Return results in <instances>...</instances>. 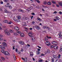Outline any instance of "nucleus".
<instances>
[{
  "label": "nucleus",
  "mask_w": 62,
  "mask_h": 62,
  "mask_svg": "<svg viewBox=\"0 0 62 62\" xmlns=\"http://www.w3.org/2000/svg\"><path fill=\"white\" fill-rule=\"evenodd\" d=\"M3 22L5 23H7L8 24H11L12 23V22L11 21H9L10 22H8V20H4L3 21Z\"/></svg>",
  "instance_id": "nucleus-1"
},
{
  "label": "nucleus",
  "mask_w": 62,
  "mask_h": 62,
  "mask_svg": "<svg viewBox=\"0 0 62 62\" xmlns=\"http://www.w3.org/2000/svg\"><path fill=\"white\" fill-rule=\"evenodd\" d=\"M52 43L53 45H57L58 44V43L57 42H55L54 41L52 42Z\"/></svg>",
  "instance_id": "nucleus-2"
},
{
  "label": "nucleus",
  "mask_w": 62,
  "mask_h": 62,
  "mask_svg": "<svg viewBox=\"0 0 62 62\" xmlns=\"http://www.w3.org/2000/svg\"><path fill=\"white\" fill-rule=\"evenodd\" d=\"M15 30H16V31H18V30H19L20 29L17 26H16L14 28Z\"/></svg>",
  "instance_id": "nucleus-3"
},
{
  "label": "nucleus",
  "mask_w": 62,
  "mask_h": 62,
  "mask_svg": "<svg viewBox=\"0 0 62 62\" xmlns=\"http://www.w3.org/2000/svg\"><path fill=\"white\" fill-rule=\"evenodd\" d=\"M46 44L47 45V46H49L50 45H51V44H50V42L49 41H47L46 42Z\"/></svg>",
  "instance_id": "nucleus-4"
},
{
  "label": "nucleus",
  "mask_w": 62,
  "mask_h": 62,
  "mask_svg": "<svg viewBox=\"0 0 62 62\" xmlns=\"http://www.w3.org/2000/svg\"><path fill=\"white\" fill-rule=\"evenodd\" d=\"M2 45L3 46H6L7 45V44L6 42H3L2 43Z\"/></svg>",
  "instance_id": "nucleus-5"
},
{
  "label": "nucleus",
  "mask_w": 62,
  "mask_h": 62,
  "mask_svg": "<svg viewBox=\"0 0 62 62\" xmlns=\"http://www.w3.org/2000/svg\"><path fill=\"white\" fill-rule=\"evenodd\" d=\"M19 44H21V45H23V44H24L23 42L22 41H19Z\"/></svg>",
  "instance_id": "nucleus-6"
},
{
  "label": "nucleus",
  "mask_w": 62,
  "mask_h": 62,
  "mask_svg": "<svg viewBox=\"0 0 62 62\" xmlns=\"http://www.w3.org/2000/svg\"><path fill=\"white\" fill-rule=\"evenodd\" d=\"M4 54H9V53L7 51H5L4 52Z\"/></svg>",
  "instance_id": "nucleus-7"
},
{
  "label": "nucleus",
  "mask_w": 62,
  "mask_h": 62,
  "mask_svg": "<svg viewBox=\"0 0 62 62\" xmlns=\"http://www.w3.org/2000/svg\"><path fill=\"white\" fill-rule=\"evenodd\" d=\"M47 4L48 5H52V3H51V2L50 1H49L47 3Z\"/></svg>",
  "instance_id": "nucleus-8"
},
{
  "label": "nucleus",
  "mask_w": 62,
  "mask_h": 62,
  "mask_svg": "<svg viewBox=\"0 0 62 62\" xmlns=\"http://www.w3.org/2000/svg\"><path fill=\"white\" fill-rule=\"evenodd\" d=\"M31 37V39H32V40L33 41H35V37H33V38H32V37Z\"/></svg>",
  "instance_id": "nucleus-9"
},
{
  "label": "nucleus",
  "mask_w": 62,
  "mask_h": 62,
  "mask_svg": "<svg viewBox=\"0 0 62 62\" xmlns=\"http://www.w3.org/2000/svg\"><path fill=\"white\" fill-rule=\"evenodd\" d=\"M37 29H40V28L39 27V26H36L35 27Z\"/></svg>",
  "instance_id": "nucleus-10"
},
{
  "label": "nucleus",
  "mask_w": 62,
  "mask_h": 62,
  "mask_svg": "<svg viewBox=\"0 0 62 62\" xmlns=\"http://www.w3.org/2000/svg\"><path fill=\"white\" fill-rule=\"evenodd\" d=\"M18 10L19 11H21V12H24V11H23V10L21 9H19Z\"/></svg>",
  "instance_id": "nucleus-11"
},
{
  "label": "nucleus",
  "mask_w": 62,
  "mask_h": 62,
  "mask_svg": "<svg viewBox=\"0 0 62 62\" xmlns=\"http://www.w3.org/2000/svg\"><path fill=\"white\" fill-rule=\"evenodd\" d=\"M20 36H21V37H24V34H23V33H21L20 34Z\"/></svg>",
  "instance_id": "nucleus-12"
},
{
  "label": "nucleus",
  "mask_w": 62,
  "mask_h": 62,
  "mask_svg": "<svg viewBox=\"0 0 62 62\" xmlns=\"http://www.w3.org/2000/svg\"><path fill=\"white\" fill-rule=\"evenodd\" d=\"M4 32L5 33H6V34H7V32H8V30H7L6 29H5L4 30Z\"/></svg>",
  "instance_id": "nucleus-13"
},
{
  "label": "nucleus",
  "mask_w": 62,
  "mask_h": 62,
  "mask_svg": "<svg viewBox=\"0 0 62 62\" xmlns=\"http://www.w3.org/2000/svg\"><path fill=\"white\" fill-rule=\"evenodd\" d=\"M15 22H16L17 23H18V22H20V20L19 19H16L15 20Z\"/></svg>",
  "instance_id": "nucleus-14"
},
{
  "label": "nucleus",
  "mask_w": 62,
  "mask_h": 62,
  "mask_svg": "<svg viewBox=\"0 0 62 62\" xmlns=\"http://www.w3.org/2000/svg\"><path fill=\"white\" fill-rule=\"evenodd\" d=\"M54 49H57V48H58L57 46H54Z\"/></svg>",
  "instance_id": "nucleus-15"
},
{
  "label": "nucleus",
  "mask_w": 62,
  "mask_h": 62,
  "mask_svg": "<svg viewBox=\"0 0 62 62\" xmlns=\"http://www.w3.org/2000/svg\"><path fill=\"white\" fill-rule=\"evenodd\" d=\"M46 52L48 53V54H50V50L49 49H48L46 50Z\"/></svg>",
  "instance_id": "nucleus-16"
},
{
  "label": "nucleus",
  "mask_w": 62,
  "mask_h": 62,
  "mask_svg": "<svg viewBox=\"0 0 62 62\" xmlns=\"http://www.w3.org/2000/svg\"><path fill=\"white\" fill-rule=\"evenodd\" d=\"M14 56V60L15 61L16 60V56H15V54H14L13 55Z\"/></svg>",
  "instance_id": "nucleus-17"
},
{
  "label": "nucleus",
  "mask_w": 62,
  "mask_h": 62,
  "mask_svg": "<svg viewBox=\"0 0 62 62\" xmlns=\"http://www.w3.org/2000/svg\"><path fill=\"white\" fill-rule=\"evenodd\" d=\"M51 2L53 4H56V2H55V1L54 0H52L51 1Z\"/></svg>",
  "instance_id": "nucleus-18"
},
{
  "label": "nucleus",
  "mask_w": 62,
  "mask_h": 62,
  "mask_svg": "<svg viewBox=\"0 0 62 62\" xmlns=\"http://www.w3.org/2000/svg\"><path fill=\"white\" fill-rule=\"evenodd\" d=\"M8 7L10 9H11L12 8V7L10 5H9V6H8Z\"/></svg>",
  "instance_id": "nucleus-19"
},
{
  "label": "nucleus",
  "mask_w": 62,
  "mask_h": 62,
  "mask_svg": "<svg viewBox=\"0 0 62 62\" xmlns=\"http://www.w3.org/2000/svg\"><path fill=\"white\" fill-rule=\"evenodd\" d=\"M5 12L6 13H9V12L7 10V9H5Z\"/></svg>",
  "instance_id": "nucleus-20"
},
{
  "label": "nucleus",
  "mask_w": 62,
  "mask_h": 62,
  "mask_svg": "<svg viewBox=\"0 0 62 62\" xmlns=\"http://www.w3.org/2000/svg\"><path fill=\"white\" fill-rule=\"evenodd\" d=\"M59 5L62 7V2H59Z\"/></svg>",
  "instance_id": "nucleus-21"
},
{
  "label": "nucleus",
  "mask_w": 62,
  "mask_h": 62,
  "mask_svg": "<svg viewBox=\"0 0 62 62\" xmlns=\"http://www.w3.org/2000/svg\"><path fill=\"white\" fill-rule=\"evenodd\" d=\"M55 19H57L58 20H59V19H60V18H59V17H55Z\"/></svg>",
  "instance_id": "nucleus-22"
},
{
  "label": "nucleus",
  "mask_w": 62,
  "mask_h": 62,
  "mask_svg": "<svg viewBox=\"0 0 62 62\" xmlns=\"http://www.w3.org/2000/svg\"><path fill=\"white\" fill-rule=\"evenodd\" d=\"M7 36H9L10 35V33H9L8 32H7Z\"/></svg>",
  "instance_id": "nucleus-23"
},
{
  "label": "nucleus",
  "mask_w": 62,
  "mask_h": 62,
  "mask_svg": "<svg viewBox=\"0 0 62 62\" xmlns=\"http://www.w3.org/2000/svg\"><path fill=\"white\" fill-rule=\"evenodd\" d=\"M14 35H15V36H19V35L18 34H17V33H15L14 34Z\"/></svg>",
  "instance_id": "nucleus-24"
},
{
  "label": "nucleus",
  "mask_w": 62,
  "mask_h": 62,
  "mask_svg": "<svg viewBox=\"0 0 62 62\" xmlns=\"http://www.w3.org/2000/svg\"><path fill=\"white\" fill-rule=\"evenodd\" d=\"M46 37H47V38H48V39H51V38H52V37H49V36H48V35L46 36Z\"/></svg>",
  "instance_id": "nucleus-25"
},
{
  "label": "nucleus",
  "mask_w": 62,
  "mask_h": 62,
  "mask_svg": "<svg viewBox=\"0 0 62 62\" xmlns=\"http://www.w3.org/2000/svg\"><path fill=\"white\" fill-rule=\"evenodd\" d=\"M29 34H31V35L32 37H33V36H32L33 35V33H32V32H29Z\"/></svg>",
  "instance_id": "nucleus-26"
},
{
  "label": "nucleus",
  "mask_w": 62,
  "mask_h": 62,
  "mask_svg": "<svg viewBox=\"0 0 62 62\" xmlns=\"http://www.w3.org/2000/svg\"><path fill=\"white\" fill-rule=\"evenodd\" d=\"M0 51L2 53H3V54H4V52H5V51H4V50H1Z\"/></svg>",
  "instance_id": "nucleus-27"
},
{
  "label": "nucleus",
  "mask_w": 62,
  "mask_h": 62,
  "mask_svg": "<svg viewBox=\"0 0 62 62\" xmlns=\"http://www.w3.org/2000/svg\"><path fill=\"white\" fill-rule=\"evenodd\" d=\"M62 32H60V33H59L58 34V35L59 36H61V33H62Z\"/></svg>",
  "instance_id": "nucleus-28"
},
{
  "label": "nucleus",
  "mask_w": 62,
  "mask_h": 62,
  "mask_svg": "<svg viewBox=\"0 0 62 62\" xmlns=\"http://www.w3.org/2000/svg\"><path fill=\"white\" fill-rule=\"evenodd\" d=\"M36 54H39V51H37L36 52Z\"/></svg>",
  "instance_id": "nucleus-29"
},
{
  "label": "nucleus",
  "mask_w": 62,
  "mask_h": 62,
  "mask_svg": "<svg viewBox=\"0 0 62 62\" xmlns=\"http://www.w3.org/2000/svg\"><path fill=\"white\" fill-rule=\"evenodd\" d=\"M53 56L54 58H56L57 57V56L56 55H54Z\"/></svg>",
  "instance_id": "nucleus-30"
},
{
  "label": "nucleus",
  "mask_w": 62,
  "mask_h": 62,
  "mask_svg": "<svg viewBox=\"0 0 62 62\" xmlns=\"http://www.w3.org/2000/svg\"><path fill=\"white\" fill-rule=\"evenodd\" d=\"M17 18L18 19H21V16H17Z\"/></svg>",
  "instance_id": "nucleus-31"
},
{
  "label": "nucleus",
  "mask_w": 62,
  "mask_h": 62,
  "mask_svg": "<svg viewBox=\"0 0 62 62\" xmlns=\"http://www.w3.org/2000/svg\"><path fill=\"white\" fill-rule=\"evenodd\" d=\"M62 51V46L61 47V48L60 49V52Z\"/></svg>",
  "instance_id": "nucleus-32"
},
{
  "label": "nucleus",
  "mask_w": 62,
  "mask_h": 62,
  "mask_svg": "<svg viewBox=\"0 0 62 62\" xmlns=\"http://www.w3.org/2000/svg\"><path fill=\"white\" fill-rule=\"evenodd\" d=\"M46 3H47V2H46V1H44L43 4H44V5H46Z\"/></svg>",
  "instance_id": "nucleus-33"
},
{
  "label": "nucleus",
  "mask_w": 62,
  "mask_h": 62,
  "mask_svg": "<svg viewBox=\"0 0 62 62\" xmlns=\"http://www.w3.org/2000/svg\"><path fill=\"white\" fill-rule=\"evenodd\" d=\"M31 15H33V16H34V15H35V13H31Z\"/></svg>",
  "instance_id": "nucleus-34"
},
{
  "label": "nucleus",
  "mask_w": 62,
  "mask_h": 62,
  "mask_svg": "<svg viewBox=\"0 0 62 62\" xmlns=\"http://www.w3.org/2000/svg\"><path fill=\"white\" fill-rule=\"evenodd\" d=\"M8 0H4V1L5 2H8Z\"/></svg>",
  "instance_id": "nucleus-35"
},
{
  "label": "nucleus",
  "mask_w": 62,
  "mask_h": 62,
  "mask_svg": "<svg viewBox=\"0 0 62 62\" xmlns=\"http://www.w3.org/2000/svg\"><path fill=\"white\" fill-rule=\"evenodd\" d=\"M1 59L2 60H3V61H4V60H5V58H4L3 57H1Z\"/></svg>",
  "instance_id": "nucleus-36"
},
{
  "label": "nucleus",
  "mask_w": 62,
  "mask_h": 62,
  "mask_svg": "<svg viewBox=\"0 0 62 62\" xmlns=\"http://www.w3.org/2000/svg\"><path fill=\"white\" fill-rule=\"evenodd\" d=\"M30 8H31V9H30V10H31V9H32L33 8V7L32 6L31 7H30Z\"/></svg>",
  "instance_id": "nucleus-37"
},
{
  "label": "nucleus",
  "mask_w": 62,
  "mask_h": 62,
  "mask_svg": "<svg viewBox=\"0 0 62 62\" xmlns=\"http://www.w3.org/2000/svg\"><path fill=\"white\" fill-rule=\"evenodd\" d=\"M27 59L26 58H25V59H24V61H27Z\"/></svg>",
  "instance_id": "nucleus-38"
},
{
  "label": "nucleus",
  "mask_w": 62,
  "mask_h": 62,
  "mask_svg": "<svg viewBox=\"0 0 62 62\" xmlns=\"http://www.w3.org/2000/svg\"><path fill=\"white\" fill-rule=\"evenodd\" d=\"M9 32H10V33H12L13 32V31H12L11 30H10Z\"/></svg>",
  "instance_id": "nucleus-39"
},
{
  "label": "nucleus",
  "mask_w": 62,
  "mask_h": 62,
  "mask_svg": "<svg viewBox=\"0 0 62 62\" xmlns=\"http://www.w3.org/2000/svg\"><path fill=\"white\" fill-rule=\"evenodd\" d=\"M1 49L3 50H5V47H2Z\"/></svg>",
  "instance_id": "nucleus-40"
},
{
  "label": "nucleus",
  "mask_w": 62,
  "mask_h": 62,
  "mask_svg": "<svg viewBox=\"0 0 62 62\" xmlns=\"http://www.w3.org/2000/svg\"><path fill=\"white\" fill-rule=\"evenodd\" d=\"M30 54H33V53L32 52H31Z\"/></svg>",
  "instance_id": "nucleus-41"
},
{
  "label": "nucleus",
  "mask_w": 62,
  "mask_h": 62,
  "mask_svg": "<svg viewBox=\"0 0 62 62\" xmlns=\"http://www.w3.org/2000/svg\"><path fill=\"white\" fill-rule=\"evenodd\" d=\"M17 33H18V34H21V32L20 31H18L17 32Z\"/></svg>",
  "instance_id": "nucleus-42"
},
{
  "label": "nucleus",
  "mask_w": 62,
  "mask_h": 62,
  "mask_svg": "<svg viewBox=\"0 0 62 62\" xmlns=\"http://www.w3.org/2000/svg\"><path fill=\"white\" fill-rule=\"evenodd\" d=\"M37 20H39V21H41V19L39 18H37Z\"/></svg>",
  "instance_id": "nucleus-43"
},
{
  "label": "nucleus",
  "mask_w": 62,
  "mask_h": 62,
  "mask_svg": "<svg viewBox=\"0 0 62 62\" xmlns=\"http://www.w3.org/2000/svg\"><path fill=\"white\" fill-rule=\"evenodd\" d=\"M42 61H43V60H42L41 59L40 60H39V62H42Z\"/></svg>",
  "instance_id": "nucleus-44"
},
{
  "label": "nucleus",
  "mask_w": 62,
  "mask_h": 62,
  "mask_svg": "<svg viewBox=\"0 0 62 62\" xmlns=\"http://www.w3.org/2000/svg\"><path fill=\"white\" fill-rule=\"evenodd\" d=\"M60 56H61V55H60V54H59L58 56V58H60Z\"/></svg>",
  "instance_id": "nucleus-45"
},
{
  "label": "nucleus",
  "mask_w": 62,
  "mask_h": 62,
  "mask_svg": "<svg viewBox=\"0 0 62 62\" xmlns=\"http://www.w3.org/2000/svg\"><path fill=\"white\" fill-rule=\"evenodd\" d=\"M3 39V38L1 37H0V40H2Z\"/></svg>",
  "instance_id": "nucleus-46"
},
{
  "label": "nucleus",
  "mask_w": 62,
  "mask_h": 62,
  "mask_svg": "<svg viewBox=\"0 0 62 62\" xmlns=\"http://www.w3.org/2000/svg\"><path fill=\"white\" fill-rule=\"evenodd\" d=\"M59 14H60L61 15H62V12H61V11H60L59 12Z\"/></svg>",
  "instance_id": "nucleus-47"
},
{
  "label": "nucleus",
  "mask_w": 62,
  "mask_h": 62,
  "mask_svg": "<svg viewBox=\"0 0 62 62\" xmlns=\"http://www.w3.org/2000/svg\"><path fill=\"white\" fill-rule=\"evenodd\" d=\"M46 27H47V26H43V28L44 29H45V28H46Z\"/></svg>",
  "instance_id": "nucleus-48"
},
{
  "label": "nucleus",
  "mask_w": 62,
  "mask_h": 62,
  "mask_svg": "<svg viewBox=\"0 0 62 62\" xmlns=\"http://www.w3.org/2000/svg\"><path fill=\"white\" fill-rule=\"evenodd\" d=\"M31 23L32 24H34V23H35V22L34 21H33Z\"/></svg>",
  "instance_id": "nucleus-49"
},
{
  "label": "nucleus",
  "mask_w": 62,
  "mask_h": 62,
  "mask_svg": "<svg viewBox=\"0 0 62 62\" xmlns=\"http://www.w3.org/2000/svg\"><path fill=\"white\" fill-rule=\"evenodd\" d=\"M23 48H21V52H23Z\"/></svg>",
  "instance_id": "nucleus-50"
},
{
  "label": "nucleus",
  "mask_w": 62,
  "mask_h": 62,
  "mask_svg": "<svg viewBox=\"0 0 62 62\" xmlns=\"http://www.w3.org/2000/svg\"><path fill=\"white\" fill-rule=\"evenodd\" d=\"M40 49H41V47H40L39 46H37Z\"/></svg>",
  "instance_id": "nucleus-51"
},
{
  "label": "nucleus",
  "mask_w": 62,
  "mask_h": 62,
  "mask_svg": "<svg viewBox=\"0 0 62 62\" xmlns=\"http://www.w3.org/2000/svg\"><path fill=\"white\" fill-rule=\"evenodd\" d=\"M25 19H26V20H28V19H29V18L27 17H25Z\"/></svg>",
  "instance_id": "nucleus-52"
},
{
  "label": "nucleus",
  "mask_w": 62,
  "mask_h": 62,
  "mask_svg": "<svg viewBox=\"0 0 62 62\" xmlns=\"http://www.w3.org/2000/svg\"><path fill=\"white\" fill-rule=\"evenodd\" d=\"M17 53L18 54H20L21 53V52L20 51H18Z\"/></svg>",
  "instance_id": "nucleus-53"
},
{
  "label": "nucleus",
  "mask_w": 62,
  "mask_h": 62,
  "mask_svg": "<svg viewBox=\"0 0 62 62\" xmlns=\"http://www.w3.org/2000/svg\"><path fill=\"white\" fill-rule=\"evenodd\" d=\"M57 13V12L56 11H55L54 12V14H56Z\"/></svg>",
  "instance_id": "nucleus-54"
},
{
  "label": "nucleus",
  "mask_w": 62,
  "mask_h": 62,
  "mask_svg": "<svg viewBox=\"0 0 62 62\" xmlns=\"http://www.w3.org/2000/svg\"><path fill=\"white\" fill-rule=\"evenodd\" d=\"M45 39L46 41H48V39H46V38H45Z\"/></svg>",
  "instance_id": "nucleus-55"
},
{
  "label": "nucleus",
  "mask_w": 62,
  "mask_h": 62,
  "mask_svg": "<svg viewBox=\"0 0 62 62\" xmlns=\"http://www.w3.org/2000/svg\"><path fill=\"white\" fill-rule=\"evenodd\" d=\"M37 2L38 3H40V1L38 0H37Z\"/></svg>",
  "instance_id": "nucleus-56"
},
{
  "label": "nucleus",
  "mask_w": 62,
  "mask_h": 62,
  "mask_svg": "<svg viewBox=\"0 0 62 62\" xmlns=\"http://www.w3.org/2000/svg\"><path fill=\"white\" fill-rule=\"evenodd\" d=\"M56 6L57 7H58H58H59L58 4H56Z\"/></svg>",
  "instance_id": "nucleus-57"
},
{
  "label": "nucleus",
  "mask_w": 62,
  "mask_h": 62,
  "mask_svg": "<svg viewBox=\"0 0 62 62\" xmlns=\"http://www.w3.org/2000/svg\"><path fill=\"white\" fill-rule=\"evenodd\" d=\"M3 36L2 34H0V37H3Z\"/></svg>",
  "instance_id": "nucleus-58"
},
{
  "label": "nucleus",
  "mask_w": 62,
  "mask_h": 62,
  "mask_svg": "<svg viewBox=\"0 0 62 62\" xmlns=\"http://www.w3.org/2000/svg\"><path fill=\"white\" fill-rule=\"evenodd\" d=\"M16 52H17L18 51V49L17 48L16 49Z\"/></svg>",
  "instance_id": "nucleus-59"
},
{
  "label": "nucleus",
  "mask_w": 62,
  "mask_h": 62,
  "mask_svg": "<svg viewBox=\"0 0 62 62\" xmlns=\"http://www.w3.org/2000/svg\"><path fill=\"white\" fill-rule=\"evenodd\" d=\"M46 28H47V29H50V28L49 27H46Z\"/></svg>",
  "instance_id": "nucleus-60"
},
{
  "label": "nucleus",
  "mask_w": 62,
  "mask_h": 62,
  "mask_svg": "<svg viewBox=\"0 0 62 62\" xmlns=\"http://www.w3.org/2000/svg\"><path fill=\"white\" fill-rule=\"evenodd\" d=\"M52 62H54V59H52Z\"/></svg>",
  "instance_id": "nucleus-61"
},
{
  "label": "nucleus",
  "mask_w": 62,
  "mask_h": 62,
  "mask_svg": "<svg viewBox=\"0 0 62 62\" xmlns=\"http://www.w3.org/2000/svg\"><path fill=\"white\" fill-rule=\"evenodd\" d=\"M0 3L1 4H3V2L2 1L0 2Z\"/></svg>",
  "instance_id": "nucleus-62"
},
{
  "label": "nucleus",
  "mask_w": 62,
  "mask_h": 62,
  "mask_svg": "<svg viewBox=\"0 0 62 62\" xmlns=\"http://www.w3.org/2000/svg\"><path fill=\"white\" fill-rule=\"evenodd\" d=\"M54 47V46H51V48H53Z\"/></svg>",
  "instance_id": "nucleus-63"
},
{
  "label": "nucleus",
  "mask_w": 62,
  "mask_h": 62,
  "mask_svg": "<svg viewBox=\"0 0 62 62\" xmlns=\"http://www.w3.org/2000/svg\"><path fill=\"white\" fill-rule=\"evenodd\" d=\"M54 21H57V20L55 19H54Z\"/></svg>",
  "instance_id": "nucleus-64"
}]
</instances>
